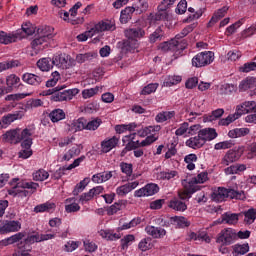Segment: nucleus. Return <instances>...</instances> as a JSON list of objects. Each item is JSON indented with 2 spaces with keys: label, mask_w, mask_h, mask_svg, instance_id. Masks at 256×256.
I'll list each match as a JSON object with an SVG mask.
<instances>
[{
  "label": "nucleus",
  "mask_w": 256,
  "mask_h": 256,
  "mask_svg": "<svg viewBox=\"0 0 256 256\" xmlns=\"http://www.w3.org/2000/svg\"><path fill=\"white\" fill-rule=\"evenodd\" d=\"M18 249L20 250V256H32L31 254H29V251H31V246H27L23 245V242L18 243L17 245Z\"/></svg>",
  "instance_id": "nucleus-64"
},
{
  "label": "nucleus",
  "mask_w": 256,
  "mask_h": 256,
  "mask_svg": "<svg viewBox=\"0 0 256 256\" xmlns=\"http://www.w3.org/2000/svg\"><path fill=\"white\" fill-rule=\"evenodd\" d=\"M19 39H22L21 32H5L0 30V45H11V43H17Z\"/></svg>",
  "instance_id": "nucleus-11"
},
{
  "label": "nucleus",
  "mask_w": 256,
  "mask_h": 256,
  "mask_svg": "<svg viewBox=\"0 0 256 256\" xmlns=\"http://www.w3.org/2000/svg\"><path fill=\"white\" fill-rule=\"evenodd\" d=\"M209 179V173L207 172H201L196 177H193L191 179H188V182L192 187H201L199 184L205 183Z\"/></svg>",
  "instance_id": "nucleus-24"
},
{
  "label": "nucleus",
  "mask_w": 256,
  "mask_h": 256,
  "mask_svg": "<svg viewBox=\"0 0 256 256\" xmlns=\"http://www.w3.org/2000/svg\"><path fill=\"white\" fill-rule=\"evenodd\" d=\"M242 25L243 20H238L237 22L226 28L225 35H227V37H231V35H233V33H235V31H237V29H239V27H241Z\"/></svg>",
  "instance_id": "nucleus-53"
},
{
  "label": "nucleus",
  "mask_w": 256,
  "mask_h": 256,
  "mask_svg": "<svg viewBox=\"0 0 256 256\" xmlns=\"http://www.w3.org/2000/svg\"><path fill=\"white\" fill-rule=\"evenodd\" d=\"M65 203L66 213H77V211H81V206L75 202V198H68L65 200Z\"/></svg>",
  "instance_id": "nucleus-30"
},
{
  "label": "nucleus",
  "mask_w": 256,
  "mask_h": 256,
  "mask_svg": "<svg viewBox=\"0 0 256 256\" xmlns=\"http://www.w3.org/2000/svg\"><path fill=\"white\" fill-rule=\"evenodd\" d=\"M241 159V151L236 149H230L222 159V165H231V163H235V161H239Z\"/></svg>",
  "instance_id": "nucleus-16"
},
{
  "label": "nucleus",
  "mask_w": 256,
  "mask_h": 256,
  "mask_svg": "<svg viewBox=\"0 0 256 256\" xmlns=\"http://www.w3.org/2000/svg\"><path fill=\"white\" fill-rule=\"evenodd\" d=\"M49 119L52 123H59V121H63L65 119V111L63 109H54L49 114Z\"/></svg>",
  "instance_id": "nucleus-34"
},
{
  "label": "nucleus",
  "mask_w": 256,
  "mask_h": 256,
  "mask_svg": "<svg viewBox=\"0 0 256 256\" xmlns=\"http://www.w3.org/2000/svg\"><path fill=\"white\" fill-rule=\"evenodd\" d=\"M244 221L251 225V223L255 222L256 219V209L250 208L248 211L244 212Z\"/></svg>",
  "instance_id": "nucleus-46"
},
{
  "label": "nucleus",
  "mask_w": 256,
  "mask_h": 256,
  "mask_svg": "<svg viewBox=\"0 0 256 256\" xmlns=\"http://www.w3.org/2000/svg\"><path fill=\"white\" fill-rule=\"evenodd\" d=\"M37 35L32 42V49L35 51V53H39V51H43L45 47H47V44L43 45V43H47L48 41H51L53 39V28L50 26H42L37 29Z\"/></svg>",
  "instance_id": "nucleus-2"
},
{
  "label": "nucleus",
  "mask_w": 256,
  "mask_h": 256,
  "mask_svg": "<svg viewBox=\"0 0 256 256\" xmlns=\"http://www.w3.org/2000/svg\"><path fill=\"white\" fill-rule=\"evenodd\" d=\"M239 114L235 112L234 114L228 115L226 118H222L219 120L218 125H221L222 127H227L233 123V121H237L239 119Z\"/></svg>",
  "instance_id": "nucleus-42"
},
{
  "label": "nucleus",
  "mask_w": 256,
  "mask_h": 256,
  "mask_svg": "<svg viewBox=\"0 0 256 256\" xmlns=\"http://www.w3.org/2000/svg\"><path fill=\"white\" fill-rule=\"evenodd\" d=\"M61 79V75L59 72L55 71L52 73V78H50L48 81H46V87H55L57 85V81Z\"/></svg>",
  "instance_id": "nucleus-62"
},
{
  "label": "nucleus",
  "mask_w": 256,
  "mask_h": 256,
  "mask_svg": "<svg viewBox=\"0 0 256 256\" xmlns=\"http://www.w3.org/2000/svg\"><path fill=\"white\" fill-rule=\"evenodd\" d=\"M21 230V222L17 220H0V235L17 233Z\"/></svg>",
  "instance_id": "nucleus-9"
},
{
  "label": "nucleus",
  "mask_w": 256,
  "mask_h": 256,
  "mask_svg": "<svg viewBox=\"0 0 256 256\" xmlns=\"http://www.w3.org/2000/svg\"><path fill=\"white\" fill-rule=\"evenodd\" d=\"M103 123V121L101 120V118H94L93 120L87 122L86 120V130L87 131H97V129H99V127H101V124Z\"/></svg>",
  "instance_id": "nucleus-44"
},
{
  "label": "nucleus",
  "mask_w": 256,
  "mask_h": 256,
  "mask_svg": "<svg viewBox=\"0 0 256 256\" xmlns=\"http://www.w3.org/2000/svg\"><path fill=\"white\" fill-rule=\"evenodd\" d=\"M159 193V185L155 183H148L144 187L134 192V197H151Z\"/></svg>",
  "instance_id": "nucleus-12"
},
{
  "label": "nucleus",
  "mask_w": 256,
  "mask_h": 256,
  "mask_svg": "<svg viewBox=\"0 0 256 256\" xmlns=\"http://www.w3.org/2000/svg\"><path fill=\"white\" fill-rule=\"evenodd\" d=\"M19 178H13L10 182L12 188L8 189V195L12 197H17L20 191H23V188L19 187Z\"/></svg>",
  "instance_id": "nucleus-38"
},
{
  "label": "nucleus",
  "mask_w": 256,
  "mask_h": 256,
  "mask_svg": "<svg viewBox=\"0 0 256 256\" xmlns=\"http://www.w3.org/2000/svg\"><path fill=\"white\" fill-rule=\"evenodd\" d=\"M138 249L143 252L149 251L151 249V238H143L138 244Z\"/></svg>",
  "instance_id": "nucleus-58"
},
{
  "label": "nucleus",
  "mask_w": 256,
  "mask_h": 256,
  "mask_svg": "<svg viewBox=\"0 0 256 256\" xmlns=\"http://www.w3.org/2000/svg\"><path fill=\"white\" fill-rule=\"evenodd\" d=\"M52 65H55V67H58V69H69V67H71L69 60L65 58V54L54 55L52 58Z\"/></svg>",
  "instance_id": "nucleus-21"
},
{
  "label": "nucleus",
  "mask_w": 256,
  "mask_h": 256,
  "mask_svg": "<svg viewBox=\"0 0 256 256\" xmlns=\"http://www.w3.org/2000/svg\"><path fill=\"white\" fill-rule=\"evenodd\" d=\"M232 249L234 255H245L249 253V243L235 244Z\"/></svg>",
  "instance_id": "nucleus-41"
},
{
  "label": "nucleus",
  "mask_w": 256,
  "mask_h": 256,
  "mask_svg": "<svg viewBox=\"0 0 256 256\" xmlns=\"http://www.w3.org/2000/svg\"><path fill=\"white\" fill-rule=\"evenodd\" d=\"M31 137H33V130L31 128H25L22 131H19L20 142L22 140L32 139Z\"/></svg>",
  "instance_id": "nucleus-61"
},
{
  "label": "nucleus",
  "mask_w": 256,
  "mask_h": 256,
  "mask_svg": "<svg viewBox=\"0 0 256 256\" xmlns=\"http://www.w3.org/2000/svg\"><path fill=\"white\" fill-rule=\"evenodd\" d=\"M158 88V83H150L142 89L141 95H151V93H155V91H157Z\"/></svg>",
  "instance_id": "nucleus-56"
},
{
  "label": "nucleus",
  "mask_w": 256,
  "mask_h": 256,
  "mask_svg": "<svg viewBox=\"0 0 256 256\" xmlns=\"http://www.w3.org/2000/svg\"><path fill=\"white\" fill-rule=\"evenodd\" d=\"M149 9V3L145 0H139L138 2L135 3L134 6V11L141 15V13H145Z\"/></svg>",
  "instance_id": "nucleus-45"
},
{
  "label": "nucleus",
  "mask_w": 256,
  "mask_h": 256,
  "mask_svg": "<svg viewBox=\"0 0 256 256\" xmlns=\"http://www.w3.org/2000/svg\"><path fill=\"white\" fill-rule=\"evenodd\" d=\"M47 179H49V172L45 171L44 169H40L33 173L34 181H45Z\"/></svg>",
  "instance_id": "nucleus-48"
},
{
  "label": "nucleus",
  "mask_w": 256,
  "mask_h": 256,
  "mask_svg": "<svg viewBox=\"0 0 256 256\" xmlns=\"http://www.w3.org/2000/svg\"><path fill=\"white\" fill-rule=\"evenodd\" d=\"M133 241H135V236L133 234H128V235L124 236L120 240L122 249L123 250L129 249V245H131V243H133Z\"/></svg>",
  "instance_id": "nucleus-51"
},
{
  "label": "nucleus",
  "mask_w": 256,
  "mask_h": 256,
  "mask_svg": "<svg viewBox=\"0 0 256 256\" xmlns=\"http://www.w3.org/2000/svg\"><path fill=\"white\" fill-rule=\"evenodd\" d=\"M55 209V203L46 202L35 206L34 213H50Z\"/></svg>",
  "instance_id": "nucleus-36"
},
{
  "label": "nucleus",
  "mask_w": 256,
  "mask_h": 256,
  "mask_svg": "<svg viewBox=\"0 0 256 256\" xmlns=\"http://www.w3.org/2000/svg\"><path fill=\"white\" fill-rule=\"evenodd\" d=\"M214 59L215 53H213L212 51L200 52L192 58V66L197 68L207 67V65H211Z\"/></svg>",
  "instance_id": "nucleus-5"
},
{
  "label": "nucleus",
  "mask_w": 256,
  "mask_h": 256,
  "mask_svg": "<svg viewBox=\"0 0 256 256\" xmlns=\"http://www.w3.org/2000/svg\"><path fill=\"white\" fill-rule=\"evenodd\" d=\"M168 207L170 209H173L174 211H180V212L187 211V204H185V202L177 198L172 199L169 202Z\"/></svg>",
  "instance_id": "nucleus-29"
},
{
  "label": "nucleus",
  "mask_w": 256,
  "mask_h": 256,
  "mask_svg": "<svg viewBox=\"0 0 256 256\" xmlns=\"http://www.w3.org/2000/svg\"><path fill=\"white\" fill-rule=\"evenodd\" d=\"M187 147H190L191 149H201L205 143L203 142L202 138L199 137V134L197 136L191 137L186 141Z\"/></svg>",
  "instance_id": "nucleus-32"
},
{
  "label": "nucleus",
  "mask_w": 256,
  "mask_h": 256,
  "mask_svg": "<svg viewBox=\"0 0 256 256\" xmlns=\"http://www.w3.org/2000/svg\"><path fill=\"white\" fill-rule=\"evenodd\" d=\"M242 73H251V71H256V62H247L241 68Z\"/></svg>",
  "instance_id": "nucleus-63"
},
{
  "label": "nucleus",
  "mask_w": 256,
  "mask_h": 256,
  "mask_svg": "<svg viewBox=\"0 0 256 256\" xmlns=\"http://www.w3.org/2000/svg\"><path fill=\"white\" fill-rule=\"evenodd\" d=\"M22 81L27 85H32V87H39V85L43 83V77L33 73L26 72L22 75Z\"/></svg>",
  "instance_id": "nucleus-14"
},
{
  "label": "nucleus",
  "mask_w": 256,
  "mask_h": 256,
  "mask_svg": "<svg viewBox=\"0 0 256 256\" xmlns=\"http://www.w3.org/2000/svg\"><path fill=\"white\" fill-rule=\"evenodd\" d=\"M19 83H21V78L15 74H11L6 78V85L8 87H19Z\"/></svg>",
  "instance_id": "nucleus-47"
},
{
  "label": "nucleus",
  "mask_w": 256,
  "mask_h": 256,
  "mask_svg": "<svg viewBox=\"0 0 256 256\" xmlns=\"http://www.w3.org/2000/svg\"><path fill=\"white\" fill-rule=\"evenodd\" d=\"M119 145V137L113 136L110 139H105L101 142V151L102 153H109Z\"/></svg>",
  "instance_id": "nucleus-19"
},
{
  "label": "nucleus",
  "mask_w": 256,
  "mask_h": 256,
  "mask_svg": "<svg viewBox=\"0 0 256 256\" xmlns=\"http://www.w3.org/2000/svg\"><path fill=\"white\" fill-rule=\"evenodd\" d=\"M159 131H161L160 125L147 126V127L137 130L136 135H138V137H142V138L149 137V135H151L152 133H157Z\"/></svg>",
  "instance_id": "nucleus-22"
},
{
  "label": "nucleus",
  "mask_w": 256,
  "mask_h": 256,
  "mask_svg": "<svg viewBox=\"0 0 256 256\" xmlns=\"http://www.w3.org/2000/svg\"><path fill=\"white\" fill-rule=\"evenodd\" d=\"M121 172L124 173L127 177H131L133 175V164L127 162L120 163Z\"/></svg>",
  "instance_id": "nucleus-49"
},
{
  "label": "nucleus",
  "mask_w": 256,
  "mask_h": 256,
  "mask_svg": "<svg viewBox=\"0 0 256 256\" xmlns=\"http://www.w3.org/2000/svg\"><path fill=\"white\" fill-rule=\"evenodd\" d=\"M84 129H87V119L79 118L77 120H73L70 125L69 131L77 133V131H83Z\"/></svg>",
  "instance_id": "nucleus-23"
},
{
  "label": "nucleus",
  "mask_w": 256,
  "mask_h": 256,
  "mask_svg": "<svg viewBox=\"0 0 256 256\" xmlns=\"http://www.w3.org/2000/svg\"><path fill=\"white\" fill-rule=\"evenodd\" d=\"M163 37V29L158 27L152 34L149 36L150 43H156V41H161Z\"/></svg>",
  "instance_id": "nucleus-57"
},
{
  "label": "nucleus",
  "mask_w": 256,
  "mask_h": 256,
  "mask_svg": "<svg viewBox=\"0 0 256 256\" xmlns=\"http://www.w3.org/2000/svg\"><path fill=\"white\" fill-rule=\"evenodd\" d=\"M99 93V87L90 88V89H84L82 91V97L83 99H91V97H94V95H97Z\"/></svg>",
  "instance_id": "nucleus-59"
},
{
  "label": "nucleus",
  "mask_w": 256,
  "mask_h": 256,
  "mask_svg": "<svg viewBox=\"0 0 256 256\" xmlns=\"http://www.w3.org/2000/svg\"><path fill=\"white\" fill-rule=\"evenodd\" d=\"M255 110H256L255 101H246L236 107V113H238L239 117H241V115H247V113H251V111H255Z\"/></svg>",
  "instance_id": "nucleus-20"
},
{
  "label": "nucleus",
  "mask_w": 256,
  "mask_h": 256,
  "mask_svg": "<svg viewBox=\"0 0 256 256\" xmlns=\"http://www.w3.org/2000/svg\"><path fill=\"white\" fill-rule=\"evenodd\" d=\"M87 185H89V178H84L75 186L73 195H79V193H81V191H83Z\"/></svg>",
  "instance_id": "nucleus-55"
},
{
  "label": "nucleus",
  "mask_w": 256,
  "mask_h": 256,
  "mask_svg": "<svg viewBox=\"0 0 256 256\" xmlns=\"http://www.w3.org/2000/svg\"><path fill=\"white\" fill-rule=\"evenodd\" d=\"M182 187L184 190L178 192L179 199L185 201L186 199H191L193 193H197V191H201V187H194L189 182V179L182 180Z\"/></svg>",
  "instance_id": "nucleus-10"
},
{
  "label": "nucleus",
  "mask_w": 256,
  "mask_h": 256,
  "mask_svg": "<svg viewBox=\"0 0 256 256\" xmlns=\"http://www.w3.org/2000/svg\"><path fill=\"white\" fill-rule=\"evenodd\" d=\"M222 221L227 225H237L239 223V214L226 212L222 215Z\"/></svg>",
  "instance_id": "nucleus-28"
},
{
  "label": "nucleus",
  "mask_w": 256,
  "mask_h": 256,
  "mask_svg": "<svg viewBox=\"0 0 256 256\" xmlns=\"http://www.w3.org/2000/svg\"><path fill=\"white\" fill-rule=\"evenodd\" d=\"M212 199L213 201H216L217 203H223V201H226L227 199H245V192L244 191H237L235 189L231 188H225V187H218L217 190H215L212 193Z\"/></svg>",
  "instance_id": "nucleus-4"
},
{
  "label": "nucleus",
  "mask_w": 256,
  "mask_h": 256,
  "mask_svg": "<svg viewBox=\"0 0 256 256\" xmlns=\"http://www.w3.org/2000/svg\"><path fill=\"white\" fill-rule=\"evenodd\" d=\"M245 135H249V128H235L228 132V137H230V139L245 137Z\"/></svg>",
  "instance_id": "nucleus-37"
},
{
  "label": "nucleus",
  "mask_w": 256,
  "mask_h": 256,
  "mask_svg": "<svg viewBox=\"0 0 256 256\" xmlns=\"http://www.w3.org/2000/svg\"><path fill=\"white\" fill-rule=\"evenodd\" d=\"M198 134L204 144H206L207 141H213V139H217L218 135L215 128H203L198 131Z\"/></svg>",
  "instance_id": "nucleus-17"
},
{
  "label": "nucleus",
  "mask_w": 256,
  "mask_h": 256,
  "mask_svg": "<svg viewBox=\"0 0 256 256\" xmlns=\"http://www.w3.org/2000/svg\"><path fill=\"white\" fill-rule=\"evenodd\" d=\"M181 81H182L181 76H169L164 83L166 87H173V85H179Z\"/></svg>",
  "instance_id": "nucleus-60"
},
{
  "label": "nucleus",
  "mask_w": 256,
  "mask_h": 256,
  "mask_svg": "<svg viewBox=\"0 0 256 256\" xmlns=\"http://www.w3.org/2000/svg\"><path fill=\"white\" fill-rule=\"evenodd\" d=\"M177 45L179 43L175 40H171L170 42H163L159 45V49L161 51L167 52V51H177Z\"/></svg>",
  "instance_id": "nucleus-43"
},
{
  "label": "nucleus",
  "mask_w": 256,
  "mask_h": 256,
  "mask_svg": "<svg viewBox=\"0 0 256 256\" xmlns=\"http://www.w3.org/2000/svg\"><path fill=\"white\" fill-rule=\"evenodd\" d=\"M17 119H21V116L19 113L7 114L6 116L2 117L1 121L3 125H11V123H13V121H17Z\"/></svg>",
  "instance_id": "nucleus-52"
},
{
  "label": "nucleus",
  "mask_w": 256,
  "mask_h": 256,
  "mask_svg": "<svg viewBox=\"0 0 256 256\" xmlns=\"http://www.w3.org/2000/svg\"><path fill=\"white\" fill-rule=\"evenodd\" d=\"M78 155H81V145L75 144L63 156H59L58 159L60 163H63V161H71L73 157H78Z\"/></svg>",
  "instance_id": "nucleus-18"
},
{
  "label": "nucleus",
  "mask_w": 256,
  "mask_h": 256,
  "mask_svg": "<svg viewBox=\"0 0 256 256\" xmlns=\"http://www.w3.org/2000/svg\"><path fill=\"white\" fill-rule=\"evenodd\" d=\"M15 67H21V62L19 60H8L0 62V73L7 71V69H15Z\"/></svg>",
  "instance_id": "nucleus-39"
},
{
  "label": "nucleus",
  "mask_w": 256,
  "mask_h": 256,
  "mask_svg": "<svg viewBox=\"0 0 256 256\" xmlns=\"http://www.w3.org/2000/svg\"><path fill=\"white\" fill-rule=\"evenodd\" d=\"M256 87V78L255 77H247L242 80L239 84V91H247L249 89H255Z\"/></svg>",
  "instance_id": "nucleus-25"
},
{
  "label": "nucleus",
  "mask_w": 256,
  "mask_h": 256,
  "mask_svg": "<svg viewBox=\"0 0 256 256\" xmlns=\"http://www.w3.org/2000/svg\"><path fill=\"white\" fill-rule=\"evenodd\" d=\"M124 35L127 39L124 42V47H126L127 51H135V49L139 48V39L145 37V30L141 26H133L126 29Z\"/></svg>",
  "instance_id": "nucleus-1"
},
{
  "label": "nucleus",
  "mask_w": 256,
  "mask_h": 256,
  "mask_svg": "<svg viewBox=\"0 0 256 256\" xmlns=\"http://www.w3.org/2000/svg\"><path fill=\"white\" fill-rule=\"evenodd\" d=\"M20 243H23L27 248L31 247L33 243H40L39 242V233L34 235H29L24 241H21Z\"/></svg>",
  "instance_id": "nucleus-54"
},
{
  "label": "nucleus",
  "mask_w": 256,
  "mask_h": 256,
  "mask_svg": "<svg viewBox=\"0 0 256 256\" xmlns=\"http://www.w3.org/2000/svg\"><path fill=\"white\" fill-rule=\"evenodd\" d=\"M171 223H173V225H177V227H180L181 229L189 227L191 225V222H189L187 218L183 216L171 217Z\"/></svg>",
  "instance_id": "nucleus-40"
},
{
  "label": "nucleus",
  "mask_w": 256,
  "mask_h": 256,
  "mask_svg": "<svg viewBox=\"0 0 256 256\" xmlns=\"http://www.w3.org/2000/svg\"><path fill=\"white\" fill-rule=\"evenodd\" d=\"M56 92L51 96L52 101H71L75 95L79 94V89L73 88L68 90H63V86L55 87Z\"/></svg>",
  "instance_id": "nucleus-6"
},
{
  "label": "nucleus",
  "mask_w": 256,
  "mask_h": 256,
  "mask_svg": "<svg viewBox=\"0 0 256 256\" xmlns=\"http://www.w3.org/2000/svg\"><path fill=\"white\" fill-rule=\"evenodd\" d=\"M179 173L175 170L171 171H161L156 174V178L158 181H171V179H175Z\"/></svg>",
  "instance_id": "nucleus-26"
},
{
  "label": "nucleus",
  "mask_w": 256,
  "mask_h": 256,
  "mask_svg": "<svg viewBox=\"0 0 256 256\" xmlns=\"http://www.w3.org/2000/svg\"><path fill=\"white\" fill-rule=\"evenodd\" d=\"M19 131L20 129L17 128L8 130L6 133L2 134L1 139L3 143H11L12 145L21 143V139H19Z\"/></svg>",
  "instance_id": "nucleus-13"
},
{
  "label": "nucleus",
  "mask_w": 256,
  "mask_h": 256,
  "mask_svg": "<svg viewBox=\"0 0 256 256\" xmlns=\"http://www.w3.org/2000/svg\"><path fill=\"white\" fill-rule=\"evenodd\" d=\"M145 232L153 239H163V237L167 235V230H165L164 228L151 225L145 227Z\"/></svg>",
  "instance_id": "nucleus-15"
},
{
  "label": "nucleus",
  "mask_w": 256,
  "mask_h": 256,
  "mask_svg": "<svg viewBox=\"0 0 256 256\" xmlns=\"http://www.w3.org/2000/svg\"><path fill=\"white\" fill-rule=\"evenodd\" d=\"M99 57V54L97 52H88L84 54H78L76 56L77 63H86V61L91 62L94 59H97Z\"/></svg>",
  "instance_id": "nucleus-31"
},
{
  "label": "nucleus",
  "mask_w": 256,
  "mask_h": 256,
  "mask_svg": "<svg viewBox=\"0 0 256 256\" xmlns=\"http://www.w3.org/2000/svg\"><path fill=\"white\" fill-rule=\"evenodd\" d=\"M18 187H21L23 191L18 192L19 194L16 197H20L21 199H23L25 197H31L33 193H36L37 189H39V183L21 180L18 182Z\"/></svg>",
  "instance_id": "nucleus-8"
},
{
  "label": "nucleus",
  "mask_w": 256,
  "mask_h": 256,
  "mask_svg": "<svg viewBox=\"0 0 256 256\" xmlns=\"http://www.w3.org/2000/svg\"><path fill=\"white\" fill-rule=\"evenodd\" d=\"M237 241V230L233 228H225L220 231L217 235L216 242L221 243V245H233Z\"/></svg>",
  "instance_id": "nucleus-7"
},
{
  "label": "nucleus",
  "mask_w": 256,
  "mask_h": 256,
  "mask_svg": "<svg viewBox=\"0 0 256 256\" xmlns=\"http://www.w3.org/2000/svg\"><path fill=\"white\" fill-rule=\"evenodd\" d=\"M37 67L40 71H51L53 67V59L51 57L41 58L37 61Z\"/></svg>",
  "instance_id": "nucleus-27"
},
{
  "label": "nucleus",
  "mask_w": 256,
  "mask_h": 256,
  "mask_svg": "<svg viewBox=\"0 0 256 256\" xmlns=\"http://www.w3.org/2000/svg\"><path fill=\"white\" fill-rule=\"evenodd\" d=\"M235 145V142L233 140H226L223 142H218L214 145V149L216 151H221V149H231Z\"/></svg>",
  "instance_id": "nucleus-50"
},
{
  "label": "nucleus",
  "mask_w": 256,
  "mask_h": 256,
  "mask_svg": "<svg viewBox=\"0 0 256 256\" xmlns=\"http://www.w3.org/2000/svg\"><path fill=\"white\" fill-rule=\"evenodd\" d=\"M224 113H225V110H223V108H218L212 111L211 114L204 116V122L213 123V121H216V119H220V117H223Z\"/></svg>",
  "instance_id": "nucleus-33"
},
{
  "label": "nucleus",
  "mask_w": 256,
  "mask_h": 256,
  "mask_svg": "<svg viewBox=\"0 0 256 256\" xmlns=\"http://www.w3.org/2000/svg\"><path fill=\"white\" fill-rule=\"evenodd\" d=\"M115 29H116L115 21L104 20V21L98 22L90 30L78 35L77 40L81 42L87 41L88 39H91V37H94L95 35H97V33H103V31H115Z\"/></svg>",
  "instance_id": "nucleus-3"
},
{
  "label": "nucleus",
  "mask_w": 256,
  "mask_h": 256,
  "mask_svg": "<svg viewBox=\"0 0 256 256\" xmlns=\"http://www.w3.org/2000/svg\"><path fill=\"white\" fill-rule=\"evenodd\" d=\"M23 237H25V233L23 232H18L4 240H2V245H13L15 243H19V241H21L23 239Z\"/></svg>",
  "instance_id": "nucleus-35"
}]
</instances>
